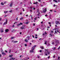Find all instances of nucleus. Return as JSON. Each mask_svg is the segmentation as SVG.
Segmentation results:
<instances>
[{
	"mask_svg": "<svg viewBox=\"0 0 60 60\" xmlns=\"http://www.w3.org/2000/svg\"><path fill=\"white\" fill-rule=\"evenodd\" d=\"M29 39H30V36H29L26 37V38L25 39V41L26 42H28V40H29Z\"/></svg>",
	"mask_w": 60,
	"mask_h": 60,
	"instance_id": "nucleus-1",
	"label": "nucleus"
},
{
	"mask_svg": "<svg viewBox=\"0 0 60 60\" xmlns=\"http://www.w3.org/2000/svg\"><path fill=\"white\" fill-rule=\"evenodd\" d=\"M25 25H23L20 28L22 30L24 29H25Z\"/></svg>",
	"mask_w": 60,
	"mask_h": 60,
	"instance_id": "nucleus-2",
	"label": "nucleus"
},
{
	"mask_svg": "<svg viewBox=\"0 0 60 60\" xmlns=\"http://www.w3.org/2000/svg\"><path fill=\"white\" fill-rule=\"evenodd\" d=\"M59 43V41L58 40H56V45L55 46H57V44Z\"/></svg>",
	"mask_w": 60,
	"mask_h": 60,
	"instance_id": "nucleus-3",
	"label": "nucleus"
},
{
	"mask_svg": "<svg viewBox=\"0 0 60 60\" xmlns=\"http://www.w3.org/2000/svg\"><path fill=\"white\" fill-rule=\"evenodd\" d=\"M8 21L7 20V19H6V22L4 23L3 25H5L7 23Z\"/></svg>",
	"mask_w": 60,
	"mask_h": 60,
	"instance_id": "nucleus-4",
	"label": "nucleus"
},
{
	"mask_svg": "<svg viewBox=\"0 0 60 60\" xmlns=\"http://www.w3.org/2000/svg\"><path fill=\"white\" fill-rule=\"evenodd\" d=\"M13 2H11L10 5V7H12V5L13 4Z\"/></svg>",
	"mask_w": 60,
	"mask_h": 60,
	"instance_id": "nucleus-5",
	"label": "nucleus"
},
{
	"mask_svg": "<svg viewBox=\"0 0 60 60\" xmlns=\"http://www.w3.org/2000/svg\"><path fill=\"white\" fill-rule=\"evenodd\" d=\"M43 12H46V11H47V8H45V9H44L43 10Z\"/></svg>",
	"mask_w": 60,
	"mask_h": 60,
	"instance_id": "nucleus-6",
	"label": "nucleus"
},
{
	"mask_svg": "<svg viewBox=\"0 0 60 60\" xmlns=\"http://www.w3.org/2000/svg\"><path fill=\"white\" fill-rule=\"evenodd\" d=\"M56 24H60V22L59 23L58 21H56Z\"/></svg>",
	"mask_w": 60,
	"mask_h": 60,
	"instance_id": "nucleus-7",
	"label": "nucleus"
},
{
	"mask_svg": "<svg viewBox=\"0 0 60 60\" xmlns=\"http://www.w3.org/2000/svg\"><path fill=\"white\" fill-rule=\"evenodd\" d=\"M36 45H35L33 46L32 48V49H34L35 47H36Z\"/></svg>",
	"mask_w": 60,
	"mask_h": 60,
	"instance_id": "nucleus-8",
	"label": "nucleus"
},
{
	"mask_svg": "<svg viewBox=\"0 0 60 60\" xmlns=\"http://www.w3.org/2000/svg\"><path fill=\"white\" fill-rule=\"evenodd\" d=\"M9 31V30L8 29H6L5 30V32L7 33Z\"/></svg>",
	"mask_w": 60,
	"mask_h": 60,
	"instance_id": "nucleus-9",
	"label": "nucleus"
},
{
	"mask_svg": "<svg viewBox=\"0 0 60 60\" xmlns=\"http://www.w3.org/2000/svg\"><path fill=\"white\" fill-rule=\"evenodd\" d=\"M2 55H6V53L4 52H2Z\"/></svg>",
	"mask_w": 60,
	"mask_h": 60,
	"instance_id": "nucleus-10",
	"label": "nucleus"
},
{
	"mask_svg": "<svg viewBox=\"0 0 60 60\" xmlns=\"http://www.w3.org/2000/svg\"><path fill=\"white\" fill-rule=\"evenodd\" d=\"M34 49H33L32 48V50H30V52H34V51L33 50Z\"/></svg>",
	"mask_w": 60,
	"mask_h": 60,
	"instance_id": "nucleus-11",
	"label": "nucleus"
},
{
	"mask_svg": "<svg viewBox=\"0 0 60 60\" xmlns=\"http://www.w3.org/2000/svg\"><path fill=\"white\" fill-rule=\"evenodd\" d=\"M4 29H1L0 30V31L1 32V33H3L4 32Z\"/></svg>",
	"mask_w": 60,
	"mask_h": 60,
	"instance_id": "nucleus-12",
	"label": "nucleus"
},
{
	"mask_svg": "<svg viewBox=\"0 0 60 60\" xmlns=\"http://www.w3.org/2000/svg\"><path fill=\"white\" fill-rule=\"evenodd\" d=\"M52 49H53V50H55L56 49V47L52 48Z\"/></svg>",
	"mask_w": 60,
	"mask_h": 60,
	"instance_id": "nucleus-13",
	"label": "nucleus"
},
{
	"mask_svg": "<svg viewBox=\"0 0 60 60\" xmlns=\"http://www.w3.org/2000/svg\"><path fill=\"white\" fill-rule=\"evenodd\" d=\"M14 37H12L11 38V39L12 40V39H14Z\"/></svg>",
	"mask_w": 60,
	"mask_h": 60,
	"instance_id": "nucleus-14",
	"label": "nucleus"
},
{
	"mask_svg": "<svg viewBox=\"0 0 60 60\" xmlns=\"http://www.w3.org/2000/svg\"><path fill=\"white\" fill-rule=\"evenodd\" d=\"M13 56V55H12L9 56V57H12Z\"/></svg>",
	"mask_w": 60,
	"mask_h": 60,
	"instance_id": "nucleus-15",
	"label": "nucleus"
},
{
	"mask_svg": "<svg viewBox=\"0 0 60 60\" xmlns=\"http://www.w3.org/2000/svg\"><path fill=\"white\" fill-rule=\"evenodd\" d=\"M47 54H48V55H49V54H50V53H49V52H47Z\"/></svg>",
	"mask_w": 60,
	"mask_h": 60,
	"instance_id": "nucleus-16",
	"label": "nucleus"
},
{
	"mask_svg": "<svg viewBox=\"0 0 60 60\" xmlns=\"http://www.w3.org/2000/svg\"><path fill=\"white\" fill-rule=\"evenodd\" d=\"M18 41H14V43H17V42H18Z\"/></svg>",
	"mask_w": 60,
	"mask_h": 60,
	"instance_id": "nucleus-17",
	"label": "nucleus"
},
{
	"mask_svg": "<svg viewBox=\"0 0 60 60\" xmlns=\"http://www.w3.org/2000/svg\"><path fill=\"white\" fill-rule=\"evenodd\" d=\"M8 12V11H4V13H7V12Z\"/></svg>",
	"mask_w": 60,
	"mask_h": 60,
	"instance_id": "nucleus-18",
	"label": "nucleus"
},
{
	"mask_svg": "<svg viewBox=\"0 0 60 60\" xmlns=\"http://www.w3.org/2000/svg\"><path fill=\"white\" fill-rule=\"evenodd\" d=\"M26 60H28V59H29V58H26Z\"/></svg>",
	"mask_w": 60,
	"mask_h": 60,
	"instance_id": "nucleus-19",
	"label": "nucleus"
},
{
	"mask_svg": "<svg viewBox=\"0 0 60 60\" xmlns=\"http://www.w3.org/2000/svg\"><path fill=\"white\" fill-rule=\"evenodd\" d=\"M44 44H46V45H47V41H45V43Z\"/></svg>",
	"mask_w": 60,
	"mask_h": 60,
	"instance_id": "nucleus-20",
	"label": "nucleus"
},
{
	"mask_svg": "<svg viewBox=\"0 0 60 60\" xmlns=\"http://www.w3.org/2000/svg\"><path fill=\"white\" fill-rule=\"evenodd\" d=\"M52 44H53V45H54L55 44V43L54 42H53L52 43Z\"/></svg>",
	"mask_w": 60,
	"mask_h": 60,
	"instance_id": "nucleus-21",
	"label": "nucleus"
},
{
	"mask_svg": "<svg viewBox=\"0 0 60 60\" xmlns=\"http://www.w3.org/2000/svg\"><path fill=\"white\" fill-rule=\"evenodd\" d=\"M37 3H38V2H36V3H34V4H37Z\"/></svg>",
	"mask_w": 60,
	"mask_h": 60,
	"instance_id": "nucleus-22",
	"label": "nucleus"
},
{
	"mask_svg": "<svg viewBox=\"0 0 60 60\" xmlns=\"http://www.w3.org/2000/svg\"><path fill=\"white\" fill-rule=\"evenodd\" d=\"M12 58V60H14V59H15V58H13V57L11 58Z\"/></svg>",
	"mask_w": 60,
	"mask_h": 60,
	"instance_id": "nucleus-23",
	"label": "nucleus"
},
{
	"mask_svg": "<svg viewBox=\"0 0 60 60\" xmlns=\"http://www.w3.org/2000/svg\"><path fill=\"white\" fill-rule=\"evenodd\" d=\"M20 24L19 23V24H18L17 25V26H20Z\"/></svg>",
	"mask_w": 60,
	"mask_h": 60,
	"instance_id": "nucleus-24",
	"label": "nucleus"
},
{
	"mask_svg": "<svg viewBox=\"0 0 60 60\" xmlns=\"http://www.w3.org/2000/svg\"><path fill=\"white\" fill-rule=\"evenodd\" d=\"M54 2H55V1L56 2V3H57V1L56 0H53Z\"/></svg>",
	"mask_w": 60,
	"mask_h": 60,
	"instance_id": "nucleus-25",
	"label": "nucleus"
},
{
	"mask_svg": "<svg viewBox=\"0 0 60 60\" xmlns=\"http://www.w3.org/2000/svg\"><path fill=\"white\" fill-rule=\"evenodd\" d=\"M12 10H11V11H9V12H12Z\"/></svg>",
	"mask_w": 60,
	"mask_h": 60,
	"instance_id": "nucleus-26",
	"label": "nucleus"
},
{
	"mask_svg": "<svg viewBox=\"0 0 60 60\" xmlns=\"http://www.w3.org/2000/svg\"><path fill=\"white\" fill-rule=\"evenodd\" d=\"M23 19V18H21L20 19V20H22V19Z\"/></svg>",
	"mask_w": 60,
	"mask_h": 60,
	"instance_id": "nucleus-27",
	"label": "nucleus"
},
{
	"mask_svg": "<svg viewBox=\"0 0 60 60\" xmlns=\"http://www.w3.org/2000/svg\"><path fill=\"white\" fill-rule=\"evenodd\" d=\"M20 25H23V24L22 23H20Z\"/></svg>",
	"mask_w": 60,
	"mask_h": 60,
	"instance_id": "nucleus-28",
	"label": "nucleus"
},
{
	"mask_svg": "<svg viewBox=\"0 0 60 60\" xmlns=\"http://www.w3.org/2000/svg\"><path fill=\"white\" fill-rule=\"evenodd\" d=\"M1 5H4V4L3 3V2H2L1 3Z\"/></svg>",
	"mask_w": 60,
	"mask_h": 60,
	"instance_id": "nucleus-29",
	"label": "nucleus"
},
{
	"mask_svg": "<svg viewBox=\"0 0 60 60\" xmlns=\"http://www.w3.org/2000/svg\"><path fill=\"white\" fill-rule=\"evenodd\" d=\"M60 57L59 56L58 57V59H59V60H60Z\"/></svg>",
	"mask_w": 60,
	"mask_h": 60,
	"instance_id": "nucleus-30",
	"label": "nucleus"
},
{
	"mask_svg": "<svg viewBox=\"0 0 60 60\" xmlns=\"http://www.w3.org/2000/svg\"><path fill=\"white\" fill-rule=\"evenodd\" d=\"M29 22H26V24H27L28 23H29Z\"/></svg>",
	"mask_w": 60,
	"mask_h": 60,
	"instance_id": "nucleus-31",
	"label": "nucleus"
},
{
	"mask_svg": "<svg viewBox=\"0 0 60 60\" xmlns=\"http://www.w3.org/2000/svg\"><path fill=\"white\" fill-rule=\"evenodd\" d=\"M7 3L6 1L4 2V4H5V3Z\"/></svg>",
	"mask_w": 60,
	"mask_h": 60,
	"instance_id": "nucleus-32",
	"label": "nucleus"
},
{
	"mask_svg": "<svg viewBox=\"0 0 60 60\" xmlns=\"http://www.w3.org/2000/svg\"><path fill=\"white\" fill-rule=\"evenodd\" d=\"M11 50L10 49L9 51V53H11Z\"/></svg>",
	"mask_w": 60,
	"mask_h": 60,
	"instance_id": "nucleus-33",
	"label": "nucleus"
},
{
	"mask_svg": "<svg viewBox=\"0 0 60 60\" xmlns=\"http://www.w3.org/2000/svg\"><path fill=\"white\" fill-rule=\"evenodd\" d=\"M16 20H18V17H17L16 19Z\"/></svg>",
	"mask_w": 60,
	"mask_h": 60,
	"instance_id": "nucleus-34",
	"label": "nucleus"
},
{
	"mask_svg": "<svg viewBox=\"0 0 60 60\" xmlns=\"http://www.w3.org/2000/svg\"><path fill=\"white\" fill-rule=\"evenodd\" d=\"M16 10H18V8H16Z\"/></svg>",
	"mask_w": 60,
	"mask_h": 60,
	"instance_id": "nucleus-35",
	"label": "nucleus"
},
{
	"mask_svg": "<svg viewBox=\"0 0 60 60\" xmlns=\"http://www.w3.org/2000/svg\"><path fill=\"white\" fill-rule=\"evenodd\" d=\"M51 34H50V35H51V36H52V35Z\"/></svg>",
	"mask_w": 60,
	"mask_h": 60,
	"instance_id": "nucleus-36",
	"label": "nucleus"
},
{
	"mask_svg": "<svg viewBox=\"0 0 60 60\" xmlns=\"http://www.w3.org/2000/svg\"><path fill=\"white\" fill-rule=\"evenodd\" d=\"M37 18V17H35V18L34 19H35V20H36Z\"/></svg>",
	"mask_w": 60,
	"mask_h": 60,
	"instance_id": "nucleus-37",
	"label": "nucleus"
},
{
	"mask_svg": "<svg viewBox=\"0 0 60 60\" xmlns=\"http://www.w3.org/2000/svg\"><path fill=\"white\" fill-rule=\"evenodd\" d=\"M7 15H5L4 16V18H5V17H7Z\"/></svg>",
	"mask_w": 60,
	"mask_h": 60,
	"instance_id": "nucleus-38",
	"label": "nucleus"
},
{
	"mask_svg": "<svg viewBox=\"0 0 60 60\" xmlns=\"http://www.w3.org/2000/svg\"><path fill=\"white\" fill-rule=\"evenodd\" d=\"M10 60H12V58H10L9 59Z\"/></svg>",
	"mask_w": 60,
	"mask_h": 60,
	"instance_id": "nucleus-39",
	"label": "nucleus"
},
{
	"mask_svg": "<svg viewBox=\"0 0 60 60\" xmlns=\"http://www.w3.org/2000/svg\"><path fill=\"white\" fill-rule=\"evenodd\" d=\"M5 52H6V53H7L8 52L7 51H6V50L5 51Z\"/></svg>",
	"mask_w": 60,
	"mask_h": 60,
	"instance_id": "nucleus-40",
	"label": "nucleus"
},
{
	"mask_svg": "<svg viewBox=\"0 0 60 60\" xmlns=\"http://www.w3.org/2000/svg\"><path fill=\"white\" fill-rule=\"evenodd\" d=\"M22 10H23V11H25V10H24V8H22Z\"/></svg>",
	"mask_w": 60,
	"mask_h": 60,
	"instance_id": "nucleus-41",
	"label": "nucleus"
},
{
	"mask_svg": "<svg viewBox=\"0 0 60 60\" xmlns=\"http://www.w3.org/2000/svg\"><path fill=\"white\" fill-rule=\"evenodd\" d=\"M25 46L26 47V46H27V45L26 44H25Z\"/></svg>",
	"mask_w": 60,
	"mask_h": 60,
	"instance_id": "nucleus-42",
	"label": "nucleus"
},
{
	"mask_svg": "<svg viewBox=\"0 0 60 60\" xmlns=\"http://www.w3.org/2000/svg\"><path fill=\"white\" fill-rule=\"evenodd\" d=\"M1 56H2V54H0V57H1Z\"/></svg>",
	"mask_w": 60,
	"mask_h": 60,
	"instance_id": "nucleus-43",
	"label": "nucleus"
},
{
	"mask_svg": "<svg viewBox=\"0 0 60 60\" xmlns=\"http://www.w3.org/2000/svg\"><path fill=\"white\" fill-rule=\"evenodd\" d=\"M38 58H39V57H40V56H38Z\"/></svg>",
	"mask_w": 60,
	"mask_h": 60,
	"instance_id": "nucleus-44",
	"label": "nucleus"
},
{
	"mask_svg": "<svg viewBox=\"0 0 60 60\" xmlns=\"http://www.w3.org/2000/svg\"><path fill=\"white\" fill-rule=\"evenodd\" d=\"M47 16H48V15H45V17H47Z\"/></svg>",
	"mask_w": 60,
	"mask_h": 60,
	"instance_id": "nucleus-45",
	"label": "nucleus"
},
{
	"mask_svg": "<svg viewBox=\"0 0 60 60\" xmlns=\"http://www.w3.org/2000/svg\"><path fill=\"white\" fill-rule=\"evenodd\" d=\"M42 52V51H41V50H40V51H39V52Z\"/></svg>",
	"mask_w": 60,
	"mask_h": 60,
	"instance_id": "nucleus-46",
	"label": "nucleus"
},
{
	"mask_svg": "<svg viewBox=\"0 0 60 60\" xmlns=\"http://www.w3.org/2000/svg\"><path fill=\"white\" fill-rule=\"evenodd\" d=\"M51 33H53V31H51Z\"/></svg>",
	"mask_w": 60,
	"mask_h": 60,
	"instance_id": "nucleus-47",
	"label": "nucleus"
},
{
	"mask_svg": "<svg viewBox=\"0 0 60 60\" xmlns=\"http://www.w3.org/2000/svg\"><path fill=\"white\" fill-rule=\"evenodd\" d=\"M42 49H44V48H43V46L42 47Z\"/></svg>",
	"mask_w": 60,
	"mask_h": 60,
	"instance_id": "nucleus-48",
	"label": "nucleus"
},
{
	"mask_svg": "<svg viewBox=\"0 0 60 60\" xmlns=\"http://www.w3.org/2000/svg\"><path fill=\"white\" fill-rule=\"evenodd\" d=\"M54 6V7H55V6H56V5H55V4H54L53 5Z\"/></svg>",
	"mask_w": 60,
	"mask_h": 60,
	"instance_id": "nucleus-49",
	"label": "nucleus"
},
{
	"mask_svg": "<svg viewBox=\"0 0 60 60\" xmlns=\"http://www.w3.org/2000/svg\"><path fill=\"white\" fill-rule=\"evenodd\" d=\"M50 58V56H49V57H48V58Z\"/></svg>",
	"mask_w": 60,
	"mask_h": 60,
	"instance_id": "nucleus-50",
	"label": "nucleus"
},
{
	"mask_svg": "<svg viewBox=\"0 0 60 60\" xmlns=\"http://www.w3.org/2000/svg\"><path fill=\"white\" fill-rule=\"evenodd\" d=\"M35 38H36V39H37V37H35Z\"/></svg>",
	"mask_w": 60,
	"mask_h": 60,
	"instance_id": "nucleus-51",
	"label": "nucleus"
},
{
	"mask_svg": "<svg viewBox=\"0 0 60 60\" xmlns=\"http://www.w3.org/2000/svg\"><path fill=\"white\" fill-rule=\"evenodd\" d=\"M22 34V33H21V32L20 33V34Z\"/></svg>",
	"mask_w": 60,
	"mask_h": 60,
	"instance_id": "nucleus-52",
	"label": "nucleus"
},
{
	"mask_svg": "<svg viewBox=\"0 0 60 60\" xmlns=\"http://www.w3.org/2000/svg\"><path fill=\"white\" fill-rule=\"evenodd\" d=\"M1 19H2V18H0V21H1Z\"/></svg>",
	"mask_w": 60,
	"mask_h": 60,
	"instance_id": "nucleus-53",
	"label": "nucleus"
},
{
	"mask_svg": "<svg viewBox=\"0 0 60 60\" xmlns=\"http://www.w3.org/2000/svg\"><path fill=\"white\" fill-rule=\"evenodd\" d=\"M35 36H37V34H36Z\"/></svg>",
	"mask_w": 60,
	"mask_h": 60,
	"instance_id": "nucleus-54",
	"label": "nucleus"
},
{
	"mask_svg": "<svg viewBox=\"0 0 60 60\" xmlns=\"http://www.w3.org/2000/svg\"><path fill=\"white\" fill-rule=\"evenodd\" d=\"M45 50L46 51H48V50L47 49H45Z\"/></svg>",
	"mask_w": 60,
	"mask_h": 60,
	"instance_id": "nucleus-55",
	"label": "nucleus"
},
{
	"mask_svg": "<svg viewBox=\"0 0 60 60\" xmlns=\"http://www.w3.org/2000/svg\"><path fill=\"white\" fill-rule=\"evenodd\" d=\"M41 24H42V23H43V22H41Z\"/></svg>",
	"mask_w": 60,
	"mask_h": 60,
	"instance_id": "nucleus-56",
	"label": "nucleus"
},
{
	"mask_svg": "<svg viewBox=\"0 0 60 60\" xmlns=\"http://www.w3.org/2000/svg\"><path fill=\"white\" fill-rule=\"evenodd\" d=\"M56 57L55 56H54L53 57V58H55Z\"/></svg>",
	"mask_w": 60,
	"mask_h": 60,
	"instance_id": "nucleus-57",
	"label": "nucleus"
},
{
	"mask_svg": "<svg viewBox=\"0 0 60 60\" xmlns=\"http://www.w3.org/2000/svg\"><path fill=\"white\" fill-rule=\"evenodd\" d=\"M32 37H33V38H34V36L33 35H32Z\"/></svg>",
	"mask_w": 60,
	"mask_h": 60,
	"instance_id": "nucleus-58",
	"label": "nucleus"
},
{
	"mask_svg": "<svg viewBox=\"0 0 60 60\" xmlns=\"http://www.w3.org/2000/svg\"><path fill=\"white\" fill-rule=\"evenodd\" d=\"M33 26H35V24H33Z\"/></svg>",
	"mask_w": 60,
	"mask_h": 60,
	"instance_id": "nucleus-59",
	"label": "nucleus"
},
{
	"mask_svg": "<svg viewBox=\"0 0 60 60\" xmlns=\"http://www.w3.org/2000/svg\"><path fill=\"white\" fill-rule=\"evenodd\" d=\"M49 45H50V44H48V46Z\"/></svg>",
	"mask_w": 60,
	"mask_h": 60,
	"instance_id": "nucleus-60",
	"label": "nucleus"
},
{
	"mask_svg": "<svg viewBox=\"0 0 60 60\" xmlns=\"http://www.w3.org/2000/svg\"><path fill=\"white\" fill-rule=\"evenodd\" d=\"M55 26L56 27H57V25H56Z\"/></svg>",
	"mask_w": 60,
	"mask_h": 60,
	"instance_id": "nucleus-61",
	"label": "nucleus"
},
{
	"mask_svg": "<svg viewBox=\"0 0 60 60\" xmlns=\"http://www.w3.org/2000/svg\"><path fill=\"white\" fill-rule=\"evenodd\" d=\"M44 53H45V54H46V52H45Z\"/></svg>",
	"mask_w": 60,
	"mask_h": 60,
	"instance_id": "nucleus-62",
	"label": "nucleus"
},
{
	"mask_svg": "<svg viewBox=\"0 0 60 60\" xmlns=\"http://www.w3.org/2000/svg\"><path fill=\"white\" fill-rule=\"evenodd\" d=\"M60 49V48H59V47L58 48V49L59 50V49Z\"/></svg>",
	"mask_w": 60,
	"mask_h": 60,
	"instance_id": "nucleus-63",
	"label": "nucleus"
},
{
	"mask_svg": "<svg viewBox=\"0 0 60 60\" xmlns=\"http://www.w3.org/2000/svg\"><path fill=\"white\" fill-rule=\"evenodd\" d=\"M13 27H14V25H13Z\"/></svg>",
	"mask_w": 60,
	"mask_h": 60,
	"instance_id": "nucleus-64",
	"label": "nucleus"
}]
</instances>
